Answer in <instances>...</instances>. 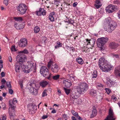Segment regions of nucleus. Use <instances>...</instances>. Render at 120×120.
Instances as JSON below:
<instances>
[{"label": "nucleus", "mask_w": 120, "mask_h": 120, "mask_svg": "<svg viewBox=\"0 0 120 120\" xmlns=\"http://www.w3.org/2000/svg\"><path fill=\"white\" fill-rule=\"evenodd\" d=\"M99 68L102 71L107 72L113 69V67L111 64L108 63L105 58L101 57L98 62Z\"/></svg>", "instance_id": "1"}, {"label": "nucleus", "mask_w": 120, "mask_h": 120, "mask_svg": "<svg viewBox=\"0 0 120 120\" xmlns=\"http://www.w3.org/2000/svg\"><path fill=\"white\" fill-rule=\"evenodd\" d=\"M77 87V92L80 94H84L87 90L88 85L85 82H81L79 84Z\"/></svg>", "instance_id": "2"}, {"label": "nucleus", "mask_w": 120, "mask_h": 120, "mask_svg": "<svg viewBox=\"0 0 120 120\" xmlns=\"http://www.w3.org/2000/svg\"><path fill=\"white\" fill-rule=\"evenodd\" d=\"M117 26L116 23L114 21H111L109 22V24L107 23L104 26L105 30L108 32L111 33L115 29Z\"/></svg>", "instance_id": "3"}, {"label": "nucleus", "mask_w": 120, "mask_h": 120, "mask_svg": "<svg viewBox=\"0 0 120 120\" xmlns=\"http://www.w3.org/2000/svg\"><path fill=\"white\" fill-rule=\"evenodd\" d=\"M30 87H29L30 92L35 95L38 94L39 87L34 83H31L30 84Z\"/></svg>", "instance_id": "4"}, {"label": "nucleus", "mask_w": 120, "mask_h": 120, "mask_svg": "<svg viewBox=\"0 0 120 120\" xmlns=\"http://www.w3.org/2000/svg\"><path fill=\"white\" fill-rule=\"evenodd\" d=\"M18 13L23 15L26 12L27 9V6L24 4H20L17 8Z\"/></svg>", "instance_id": "5"}, {"label": "nucleus", "mask_w": 120, "mask_h": 120, "mask_svg": "<svg viewBox=\"0 0 120 120\" xmlns=\"http://www.w3.org/2000/svg\"><path fill=\"white\" fill-rule=\"evenodd\" d=\"M85 40V44L87 46H88V47L89 49H92V47L94 46L96 40L93 38H92L90 39L88 38L86 39Z\"/></svg>", "instance_id": "6"}, {"label": "nucleus", "mask_w": 120, "mask_h": 120, "mask_svg": "<svg viewBox=\"0 0 120 120\" xmlns=\"http://www.w3.org/2000/svg\"><path fill=\"white\" fill-rule=\"evenodd\" d=\"M108 40V39L107 38L102 37L98 39L97 42V45L98 47L101 49L102 47L107 41Z\"/></svg>", "instance_id": "7"}, {"label": "nucleus", "mask_w": 120, "mask_h": 120, "mask_svg": "<svg viewBox=\"0 0 120 120\" xmlns=\"http://www.w3.org/2000/svg\"><path fill=\"white\" fill-rule=\"evenodd\" d=\"M116 118L113 110L110 108L109 110L108 115L104 120H115Z\"/></svg>", "instance_id": "8"}, {"label": "nucleus", "mask_w": 120, "mask_h": 120, "mask_svg": "<svg viewBox=\"0 0 120 120\" xmlns=\"http://www.w3.org/2000/svg\"><path fill=\"white\" fill-rule=\"evenodd\" d=\"M52 61H49L47 65V67L48 68L51 67V70L53 72H57L59 71L58 66L56 64H52Z\"/></svg>", "instance_id": "9"}, {"label": "nucleus", "mask_w": 120, "mask_h": 120, "mask_svg": "<svg viewBox=\"0 0 120 120\" xmlns=\"http://www.w3.org/2000/svg\"><path fill=\"white\" fill-rule=\"evenodd\" d=\"M40 72L45 77H46L49 74V71L46 67L42 66L41 68Z\"/></svg>", "instance_id": "10"}, {"label": "nucleus", "mask_w": 120, "mask_h": 120, "mask_svg": "<svg viewBox=\"0 0 120 120\" xmlns=\"http://www.w3.org/2000/svg\"><path fill=\"white\" fill-rule=\"evenodd\" d=\"M116 9L115 6L110 4L106 7L105 9L106 12L111 13L115 11Z\"/></svg>", "instance_id": "11"}, {"label": "nucleus", "mask_w": 120, "mask_h": 120, "mask_svg": "<svg viewBox=\"0 0 120 120\" xmlns=\"http://www.w3.org/2000/svg\"><path fill=\"white\" fill-rule=\"evenodd\" d=\"M19 46L22 48L24 47L27 45V39L25 38L21 39L18 43Z\"/></svg>", "instance_id": "12"}, {"label": "nucleus", "mask_w": 120, "mask_h": 120, "mask_svg": "<svg viewBox=\"0 0 120 120\" xmlns=\"http://www.w3.org/2000/svg\"><path fill=\"white\" fill-rule=\"evenodd\" d=\"M9 105V109H15V106L14 105L17 103V101L16 98H13L12 100H10Z\"/></svg>", "instance_id": "13"}, {"label": "nucleus", "mask_w": 120, "mask_h": 120, "mask_svg": "<svg viewBox=\"0 0 120 120\" xmlns=\"http://www.w3.org/2000/svg\"><path fill=\"white\" fill-rule=\"evenodd\" d=\"M26 58V56L24 55L21 54L20 53L17 56L16 60L18 62H18L20 63V62H22Z\"/></svg>", "instance_id": "14"}, {"label": "nucleus", "mask_w": 120, "mask_h": 120, "mask_svg": "<svg viewBox=\"0 0 120 120\" xmlns=\"http://www.w3.org/2000/svg\"><path fill=\"white\" fill-rule=\"evenodd\" d=\"M15 110L14 109H9L8 113L10 116V118L11 120H14V116L15 113Z\"/></svg>", "instance_id": "15"}, {"label": "nucleus", "mask_w": 120, "mask_h": 120, "mask_svg": "<svg viewBox=\"0 0 120 120\" xmlns=\"http://www.w3.org/2000/svg\"><path fill=\"white\" fill-rule=\"evenodd\" d=\"M22 68L23 71L26 73H29L30 71H31L32 70L30 67H29L28 66L26 65H23L21 66Z\"/></svg>", "instance_id": "16"}, {"label": "nucleus", "mask_w": 120, "mask_h": 120, "mask_svg": "<svg viewBox=\"0 0 120 120\" xmlns=\"http://www.w3.org/2000/svg\"><path fill=\"white\" fill-rule=\"evenodd\" d=\"M106 83L107 86L109 87H112L114 84V82L109 78L107 79Z\"/></svg>", "instance_id": "17"}, {"label": "nucleus", "mask_w": 120, "mask_h": 120, "mask_svg": "<svg viewBox=\"0 0 120 120\" xmlns=\"http://www.w3.org/2000/svg\"><path fill=\"white\" fill-rule=\"evenodd\" d=\"M118 46V45L115 42H110L109 45V46L110 48L112 49H114L117 48Z\"/></svg>", "instance_id": "18"}, {"label": "nucleus", "mask_w": 120, "mask_h": 120, "mask_svg": "<svg viewBox=\"0 0 120 120\" xmlns=\"http://www.w3.org/2000/svg\"><path fill=\"white\" fill-rule=\"evenodd\" d=\"M63 82L65 84V86L68 88L70 87L72 85L71 82L70 80L68 79L64 80Z\"/></svg>", "instance_id": "19"}, {"label": "nucleus", "mask_w": 120, "mask_h": 120, "mask_svg": "<svg viewBox=\"0 0 120 120\" xmlns=\"http://www.w3.org/2000/svg\"><path fill=\"white\" fill-rule=\"evenodd\" d=\"M115 73L116 75L120 76V66L116 67L115 68L114 70Z\"/></svg>", "instance_id": "20"}, {"label": "nucleus", "mask_w": 120, "mask_h": 120, "mask_svg": "<svg viewBox=\"0 0 120 120\" xmlns=\"http://www.w3.org/2000/svg\"><path fill=\"white\" fill-rule=\"evenodd\" d=\"M97 113V112L96 110L95 109H93L92 111V114L91 115V118H93L95 116Z\"/></svg>", "instance_id": "21"}, {"label": "nucleus", "mask_w": 120, "mask_h": 120, "mask_svg": "<svg viewBox=\"0 0 120 120\" xmlns=\"http://www.w3.org/2000/svg\"><path fill=\"white\" fill-rule=\"evenodd\" d=\"M77 62L79 64H82L83 63V61L82 59L80 57H78L76 59Z\"/></svg>", "instance_id": "22"}, {"label": "nucleus", "mask_w": 120, "mask_h": 120, "mask_svg": "<svg viewBox=\"0 0 120 120\" xmlns=\"http://www.w3.org/2000/svg\"><path fill=\"white\" fill-rule=\"evenodd\" d=\"M28 64L27 66L28 67H30V68L32 70L33 69H34V67L33 65L34 63L32 61H29L28 62Z\"/></svg>", "instance_id": "23"}, {"label": "nucleus", "mask_w": 120, "mask_h": 120, "mask_svg": "<svg viewBox=\"0 0 120 120\" xmlns=\"http://www.w3.org/2000/svg\"><path fill=\"white\" fill-rule=\"evenodd\" d=\"M96 86L98 89L101 90H103L104 86L100 83H98L96 85Z\"/></svg>", "instance_id": "24"}, {"label": "nucleus", "mask_w": 120, "mask_h": 120, "mask_svg": "<svg viewBox=\"0 0 120 120\" xmlns=\"http://www.w3.org/2000/svg\"><path fill=\"white\" fill-rule=\"evenodd\" d=\"M21 67L20 65H17V63H16L15 64V71L16 72H19V71L21 68Z\"/></svg>", "instance_id": "25"}, {"label": "nucleus", "mask_w": 120, "mask_h": 120, "mask_svg": "<svg viewBox=\"0 0 120 120\" xmlns=\"http://www.w3.org/2000/svg\"><path fill=\"white\" fill-rule=\"evenodd\" d=\"M48 83L46 81H44L40 83V85L43 87H45L48 84Z\"/></svg>", "instance_id": "26"}, {"label": "nucleus", "mask_w": 120, "mask_h": 120, "mask_svg": "<svg viewBox=\"0 0 120 120\" xmlns=\"http://www.w3.org/2000/svg\"><path fill=\"white\" fill-rule=\"evenodd\" d=\"M68 21H66V22H68L69 23L71 24L74 26V24L75 23L74 22V20L73 19H70V18H68Z\"/></svg>", "instance_id": "27"}, {"label": "nucleus", "mask_w": 120, "mask_h": 120, "mask_svg": "<svg viewBox=\"0 0 120 120\" xmlns=\"http://www.w3.org/2000/svg\"><path fill=\"white\" fill-rule=\"evenodd\" d=\"M90 94L93 96H95L96 95V91L93 89H91L90 91Z\"/></svg>", "instance_id": "28"}, {"label": "nucleus", "mask_w": 120, "mask_h": 120, "mask_svg": "<svg viewBox=\"0 0 120 120\" xmlns=\"http://www.w3.org/2000/svg\"><path fill=\"white\" fill-rule=\"evenodd\" d=\"M97 72L96 70H94L92 73V78L94 79L95 78L97 77Z\"/></svg>", "instance_id": "29"}, {"label": "nucleus", "mask_w": 120, "mask_h": 120, "mask_svg": "<svg viewBox=\"0 0 120 120\" xmlns=\"http://www.w3.org/2000/svg\"><path fill=\"white\" fill-rule=\"evenodd\" d=\"M15 27L17 29H23L24 26L22 24L20 25L17 26V25H15Z\"/></svg>", "instance_id": "30"}, {"label": "nucleus", "mask_w": 120, "mask_h": 120, "mask_svg": "<svg viewBox=\"0 0 120 120\" xmlns=\"http://www.w3.org/2000/svg\"><path fill=\"white\" fill-rule=\"evenodd\" d=\"M88 46H87L86 45V47L85 46H84V47H83L82 48V51L83 52H85L86 51V52H89V51L88 50V49H89L88 48Z\"/></svg>", "instance_id": "31"}, {"label": "nucleus", "mask_w": 120, "mask_h": 120, "mask_svg": "<svg viewBox=\"0 0 120 120\" xmlns=\"http://www.w3.org/2000/svg\"><path fill=\"white\" fill-rule=\"evenodd\" d=\"M40 29L38 26H36L34 28V32L35 33H38L40 31Z\"/></svg>", "instance_id": "32"}, {"label": "nucleus", "mask_w": 120, "mask_h": 120, "mask_svg": "<svg viewBox=\"0 0 120 120\" xmlns=\"http://www.w3.org/2000/svg\"><path fill=\"white\" fill-rule=\"evenodd\" d=\"M14 18L16 21H17L20 22L22 20V18L21 17H15Z\"/></svg>", "instance_id": "33"}, {"label": "nucleus", "mask_w": 120, "mask_h": 120, "mask_svg": "<svg viewBox=\"0 0 120 120\" xmlns=\"http://www.w3.org/2000/svg\"><path fill=\"white\" fill-rule=\"evenodd\" d=\"M103 98L102 97L101 95H98L96 97V101H101Z\"/></svg>", "instance_id": "34"}, {"label": "nucleus", "mask_w": 120, "mask_h": 120, "mask_svg": "<svg viewBox=\"0 0 120 120\" xmlns=\"http://www.w3.org/2000/svg\"><path fill=\"white\" fill-rule=\"evenodd\" d=\"M64 89L65 93L67 95H68L70 93L71 91V90L70 89H68L65 88H64Z\"/></svg>", "instance_id": "35"}, {"label": "nucleus", "mask_w": 120, "mask_h": 120, "mask_svg": "<svg viewBox=\"0 0 120 120\" xmlns=\"http://www.w3.org/2000/svg\"><path fill=\"white\" fill-rule=\"evenodd\" d=\"M28 52V51L26 49H25L24 50L22 51H20L19 52V53L21 54L24 55L25 53H27Z\"/></svg>", "instance_id": "36"}, {"label": "nucleus", "mask_w": 120, "mask_h": 120, "mask_svg": "<svg viewBox=\"0 0 120 120\" xmlns=\"http://www.w3.org/2000/svg\"><path fill=\"white\" fill-rule=\"evenodd\" d=\"M42 9H43V8H39L38 11H36V14L38 15L39 16H41V10H42Z\"/></svg>", "instance_id": "37"}, {"label": "nucleus", "mask_w": 120, "mask_h": 120, "mask_svg": "<svg viewBox=\"0 0 120 120\" xmlns=\"http://www.w3.org/2000/svg\"><path fill=\"white\" fill-rule=\"evenodd\" d=\"M41 15H42L43 16H44L46 15V12L45 10L43 8V9H42V10H41Z\"/></svg>", "instance_id": "38"}, {"label": "nucleus", "mask_w": 120, "mask_h": 120, "mask_svg": "<svg viewBox=\"0 0 120 120\" xmlns=\"http://www.w3.org/2000/svg\"><path fill=\"white\" fill-rule=\"evenodd\" d=\"M60 75H58L52 76V79L55 80H57L59 79Z\"/></svg>", "instance_id": "39"}, {"label": "nucleus", "mask_w": 120, "mask_h": 120, "mask_svg": "<svg viewBox=\"0 0 120 120\" xmlns=\"http://www.w3.org/2000/svg\"><path fill=\"white\" fill-rule=\"evenodd\" d=\"M49 18L51 21L53 22L54 21V16L49 15Z\"/></svg>", "instance_id": "40"}, {"label": "nucleus", "mask_w": 120, "mask_h": 120, "mask_svg": "<svg viewBox=\"0 0 120 120\" xmlns=\"http://www.w3.org/2000/svg\"><path fill=\"white\" fill-rule=\"evenodd\" d=\"M49 76L48 75L47 77H45L47 78L49 80H51V77L52 75L51 73H50V74L49 73Z\"/></svg>", "instance_id": "41"}, {"label": "nucleus", "mask_w": 120, "mask_h": 120, "mask_svg": "<svg viewBox=\"0 0 120 120\" xmlns=\"http://www.w3.org/2000/svg\"><path fill=\"white\" fill-rule=\"evenodd\" d=\"M71 97H72V98L74 99H77L78 97V96L75 95L74 94L72 95H71Z\"/></svg>", "instance_id": "42"}, {"label": "nucleus", "mask_w": 120, "mask_h": 120, "mask_svg": "<svg viewBox=\"0 0 120 120\" xmlns=\"http://www.w3.org/2000/svg\"><path fill=\"white\" fill-rule=\"evenodd\" d=\"M46 90H44L42 94V97H44L47 95V94L46 92Z\"/></svg>", "instance_id": "43"}, {"label": "nucleus", "mask_w": 120, "mask_h": 120, "mask_svg": "<svg viewBox=\"0 0 120 120\" xmlns=\"http://www.w3.org/2000/svg\"><path fill=\"white\" fill-rule=\"evenodd\" d=\"M105 89L107 94H109L111 91V90L109 88H105Z\"/></svg>", "instance_id": "44"}, {"label": "nucleus", "mask_w": 120, "mask_h": 120, "mask_svg": "<svg viewBox=\"0 0 120 120\" xmlns=\"http://www.w3.org/2000/svg\"><path fill=\"white\" fill-rule=\"evenodd\" d=\"M71 112L73 115L75 116L78 114L77 112H75L73 110H72Z\"/></svg>", "instance_id": "45"}, {"label": "nucleus", "mask_w": 120, "mask_h": 120, "mask_svg": "<svg viewBox=\"0 0 120 120\" xmlns=\"http://www.w3.org/2000/svg\"><path fill=\"white\" fill-rule=\"evenodd\" d=\"M8 90H9V93L11 94H12L13 92V91L11 89V88H8Z\"/></svg>", "instance_id": "46"}, {"label": "nucleus", "mask_w": 120, "mask_h": 120, "mask_svg": "<svg viewBox=\"0 0 120 120\" xmlns=\"http://www.w3.org/2000/svg\"><path fill=\"white\" fill-rule=\"evenodd\" d=\"M11 51H16L15 47L14 46H12L11 49Z\"/></svg>", "instance_id": "47"}, {"label": "nucleus", "mask_w": 120, "mask_h": 120, "mask_svg": "<svg viewBox=\"0 0 120 120\" xmlns=\"http://www.w3.org/2000/svg\"><path fill=\"white\" fill-rule=\"evenodd\" d=\"M2 84H5L6 83V81L5 80L4 78H3L1 81Z\"/></svg>", "instance_id": "48"}, {"label": "nucleus", "mask_w": 120, "mask_h": 120, "mask_svg": "<svg viewBox=\"0 0 120 120\" xmlns=\"http://www.w3.org/2000/svg\"><path fill=\"white\" fill-rule=\"evenodd\" d=\"M7 87L8 88H11V86L10 82H9L8 83L7 82Z\"/></svg>", "instance_id": "49"}, {"label": "nucleus", "mask_w": 120, "mask_h": 120, "mask_svg": "<svg viewBox=\"0 0 120 120\" xmlns=\"http://www.w3.org/2000/svg\"><path fill=\"white\" fill-rule=\"evenodd\" d=\"M112 56L113 57L116 58H118L119 57V56L117 54H112Z\"/></svg>", "instance_id": "50"}, {"label": "nucleus", "mask_w": 120, "mask_h": 120, "mask_svg": "<svg viewBox=\"0 0 120 120\" xmlns=\"http://www.w3.org/2000/svg\"><path fill=\"white\" fill-rule=\"evenodd\" d=\"M56 43L60 47L62 46V44L60 43V41H58L56 42Z\"/></svg>", "instance_id": "51"}, {"label": "nucleus", "mask_w": 120, "mask_h": 120, "mask_svg": "<svg viewBox=\"0 0 120 120\" xmlns=\"http://www.w3.org/2000/svg\"><path fill=\"white\" fill-rule=\"evenodd\" d=\"M112 99L114 101H116L117 99V98L114 96H112Z\"/></svg>", "instance_id": "52"}, {"label": "nucleus", "mask_w": 120, "mask_h": 120, "mask_svg": "<svg viewBox=\"0 0 120 120\" xmlns=\"http://www.w3.org/2000/svg\"><path fill=\"white\" fill-rule=\"evenodd\" d=\"M8 0H4V3L6 5H7L8 4Z\"/></svg>", "instance_id": "53"}, {"label": "nucleus", "mask_w": 120, "mask_h": 120, "mask_svg": "<svg viewBox=\"0 0 120 120\" xmlns=\"http://www.w3.org/2000/svg\"><path fill=\"white\" fill-rule=\"evenodd\" d=\"M2 107L4 110H5L6 109V105L4 103H3L2 104Z\"/></svg>", "instance_id": "54"}, {"label": "nucleus", "mask_w": 120, "mask_h": 120, "mask_svg": "<svg viewBox=\"0 0 120 120\" xmlns=\"http://www.w3.org/2000/svg\"><path fill=\"white\" fill-rule=\"evenodd\" d=\"M110 18L108 17L106 19V21L107 22H109V23L110 22Z\"/></svg>", "instance_id": "55"}, {"label": "nucleus", "mask_w": 120, "mask_h": 120, "mask_svg": "<svg viewBox=\"0 0 120 120\" xmlns=\"http://www.w3.org/2000/svg\"><path fill=\"white\" fill-rule=\"evenodd\" d=\"M76 117L79 119V120H82L80 117L78 115V114L76 116Z\"/></svg>", "instance_id": "56"}, {"label": "nucleus", "mask_w": 120, "mask_h": 120, "mask_svg": "<svg viewBox=\"0 0 120 120\" xmlns=\"http://www.w3.org/2000/svg\"><path fill=\"white\" fill-rule=\"evenodd\" d=\"M95 6L97 8H99L101 7V5L95 4Z\"/></svg>", "instance_id": "57"}, {"label": "nucleus", "mask_w": 120, "mask_h": 120, "mask_svg": "<svg viewBox=\"0 0 120 120\" xmlns=\"http://www.w3.org/2000/svg\"><path fill=\"white\" fill-rule=\"evenodd\" d=\"M113 2L115 4H118L119 3L118 0H115Z\"/></svg>", "instance_id": "58"}, {"label": "nucleus", "mask_w": 120, "mask_h": 120, "mask_svg": "<svg viewBox=\"0 0 120 120\" xmlns=\"http://www.w3.org/2000/svg\"><path fill=\"white\" fill-rule=\"evenodd\" d=\"M55 14V12H52L49 15L54 16Z\"/></svg>", "instance_id": "59"}, {"label": "nucleus", "mask_w": 120, "mask_h": 120, "mask_svg": "<svg viewBox=\"0 0 120 120\" xmlns=\"http://www.w3.org/2000/svg\"><path fill=\"white\" fill-rule=\"evenodd\" d=\"M1 75L2 77H4L5 75V74L3 72H1Z\"/></svg>", "instance_id": "60"}, {"label": "nucleus", "mask_w": 120, "mask_h": 120, "mask_svg": "<svg viewBox=\"0 0 120 120\" xmlns=\"http://www.w3.org/2000/svg\"><path fill=\"white\" fill-rule=\"evenodd\" d=\"M48 117V116L46 115H44L42 117V119H45V118H46Z\"/></svg>", "instance_id": "61"}, {"label": "nucleus", "mask_w": 120, "mask_h": 120, "mask_svg": "<svg viewBox=\"0 0 120 120\" xmlns=\"http://www.w3.org/2000/svg\"><path fill=\"white\" fill-rule=\"evenodd\" d=\"M9 61L11 62L12 61V58L11 56H9Z\"/></svg>", "instance_id": "62"}, {"label": "nucleus", "mask_w": 120, "mask_h": 120, "mask_svg": "<svg viewBox=\"0 0 120 120\" xmlns=\"http://www.w3.org/2000/svg\"><path fill=\"white\" fill-rule=\"evenodd\" d=\"M100 3V1L99 0H97L96 1V3L98 4H99Z\"/></svg>", "instance_id": "63"}, {"label": "nucleus", "mask_w": 120, "mask_h": 120, "mask_svg": "<svg viewBox=\"0 0 120 120\" xmlns=\"http://www.w3.org/2000/svg\"><path fill=\"white\" fill-rule=\"evenodd\" d=\"M5 86L3 84H2L1 86H0V89H2Z\"/></svg>", "instance_id": "64"}]
</instances>
